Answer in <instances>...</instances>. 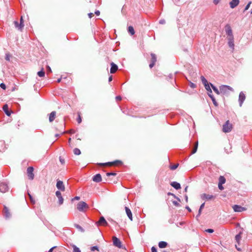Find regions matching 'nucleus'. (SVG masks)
Wrapping results in <instances>:
<instances>
[{
  "mask_svg": "<svg viewBox=\"0 0 252 252\" xmlns=\"http://www.w3.org/2000/svg\"><path fill=\"white\" fill-rule=\"evenodd\" d=\"M233 128V125L230 123L229 120L226 121V122L222 125V130L224 133L230 132Z\"/></svg>",
  "mask_w": 252,
  "mask_h": 252,
  "instance_id": "obj_1",
  "label": "nucleus"
},
{
  "mask_svg": "<svg viewBox=\"0 0 252 252\" xmlns=\"http://www.w3.org/2000/svg\"><path fill=\"white\" fill-rule=\"evenodd\" d=\"M220 94H227L229 92L233 91L232 88L227 85H221L220 87Z\"/></svg>",
  "mask_w": 252,
  "mask_h": 252,
  "instance_id": "obj_2",
  "label": "nucleus"
},
{
  "mask_svg": "<svg viewBox=\"0 0 252 252\" xmlns=\"http://www.w3.org/2000/svg\"><path fill=\"white\" fill-rule=\"evenodd\" d=\"M33 170H34V169H33V167H32V166L29 167L27 168V175H28V178L31 180H32L34 177V175L33 174Z\"/></svg>",
  "mask_w": 252,
  "mask_h": 252,
  "instance_id": "obj_3",
  "label": "nucleus"
},
{
  "mask_svg": "<svg viewBox=\"0 0 252 252\" xmlns=\"http://www.w3.org/2000/svg\"><path fill=\"white\" fill-rule=\"evenodd\" d=\"M88 205L84 201H80L79 202L77 206V209L79 211H83L84 209L85 208H88Z\"/></svg>",
  "mask_w": 252,
  "mask_h": 252,
  "instance_id": "obj_4",
  "label": "nucleus"
},
{
  "mask_svg": "<svg viewBox=\"0 0 252 252\" xmlns=\"http://www.w3.org/2000/svg\"><path fill=\"white\" fill-rule=\"evenodd\" d=\"M113 245L115 246H116L119 248H123V245L122 244L121 241L118 238H117L116 237H115V236L113 237Z\"/></svg>",
  "mask_w": 252,
  "mask_h": 252,
  "instance_id": "obj_5",
  "label": "nucleus"
},
{
  "mask_svg": "<svg viewBox=\"0 0 252 252\" xmlns=\"http://www.w3.org/2000/svg\"><path fill=\"white\" fill-rule=\"evenodd\" d=\"M232 208L235 212H241L246 211L247 209L245 207H243L238 205H234L232 206Z\"/></svg>",
  "mask_w": 252,
  "mask_h": 252,
  "instance_id": "obj_6",
  "label": "nucleus"
},
{
  "mask_svg": "<svg viewBox=\"0 0 252 252\" xmlns=\"http://www.w3.org/2000/svg\"><path fill=\"white\" fill-rule=\"evenodd\" d=\"M8 187L7 184L1 183H0V191L2 193H5L8 190Z\"/></svg>",
  "mask_w": 252,
  "mask_h": 252,
  "instance_id": "obj_7",
  "label": "nucleus"
},
{
  "mask_svg": "<svg viewBox=\"0 0 252 252\" xmlns=\"http://www.w3.org/2000/svg\"><path fill=\"white\" fill-rule=\"evenodd\" d=\"M97 225L106 226L108 224L107 222L103 217H101L99 220L96 222Z\"/></svg>",
  "mask_w": 252,
  "mask_h": 252,
  "instance_id": "obj_8",
  "label": "nucleus"
},
{
  "mask_svg": "<svg viewBox=\"0 0 252 252\" xmlns=\"http://www.w3.org/2000/svg\"><path fill=\"white\" fill-rule=\"evenodd\" d=\"M151 63L149 64V67L152 68L155 64V63L157 62V56L154 53L151 54Z\"/></svg>",
  "mask_w": 252,
  "mask_h": 252,
  "instance_id": "obj_9",
  "label": "nucleus"
},
{
  "mask_svg": "<svg viewBox=\"0 0 252 252\" xmlns=\"http://www.w3.org/2000/svg\"><path fill=\"white\" fill-rule=\"evenodd\" d=\"M56 186L59 189L63 191L65 190V187L62 181L58 180Z\"/></svg>",
  "mask_w": 252,
  "mask_h": 252,
  "instance_id": "obj_10",
  "label": "nucleus"
},
{
  "mask_svg": "<svg viewBox=\"0 0 252 252\" xmlns=\"http://www.w3.org/2000/svg\"><path fill=\"white\" fill-rule=\"evenodd\" d=\"M225 31L228 37L233 36L231 28L229 25L225 26Z\"/></svg>",
  "mask_w": 252,
  "mask_h": 252,
  "instance_id": "obj_11",
  "label": "nucleus"
},
{
  "mask_svg": "<svg viewBox=\"0 0 252 252\" xmlns=\"http://www.w3.org/2000/svg\"><path fill=\"white\" fill-rule=\"evenodd\" d=\"M56 195L59 199V204L62 205L63 202V198L62 196L61 192L60 191H57L56 192Z\"/></svg>",
  "mask_w": 252,
  "mask_h": 252,
  "instance_id": "obj_12",
  "label": "nucleus"
},
{
  "mask_svg": "<svg viewBox=\"0 0 252 252\" xmlns=\"http://www.w3.org/2000/svg\"><path fill=\"white\" fill-rule=\"evenodd\" d=\"M246 98L245 94L243 92H241L239 96V101L240 103V106H241L243 102L245 100Z\"/></svg>",
  "mask_w": 252,
  "mask_h": 252,
  "instance_id": "obj_13",
  "label": "nucleus"
},
{
  "mask_svg": "<svg viewBox=\"0 0 252 252\" xmlns=\"http://www.w3.org/2000/svg\"><path fill=\"white\" fill-rule=\"evenodd\" d=\"M110 64L111 66V68H110V73H115L117 71V70H118V66L113 62L111 63H110Z\"/></svg>",
  "mask_w": 252,
  "mask_h": 252,
  "instance_id": "obj_14",
  "label": "nucleus"
},
{
  "mask_svg": "<svg viewBox=\"0 0 252 252\" xmlns=\"http://www.w3.org/2000/svg\"><path fill=\"white\" fill-rule=\"evenodd\" d=\"M239 0H232L229 2L230 7L231 8H234L236 7L239 3Z\"/></svg>",
  "mask_w": 252,
  "mask_h": 252,
  "instance_id": "obj_15",
  "label": "nucleus"
},
{
  "mask_svg": "<svg viewBox=\"0 0 252 252\" xmlns=\"http://www.w3.org/2000/svg\"><path fill=\"white\" fill-rule=\"evenodd\" d=\"M93 180L96 183L101 182L102 180L101 175L100 174H97L93 177Z\"/></svg>",
  "mask_w": 252,
  "mask_h": 252,
  "instance_id": "obj_16",
  "label": "nucleus"
},
{
  "mask_svg": "<svg viewBox=\"0 0 252 252\" xmlns=\"http://www.w3.org/2000/svg\"><path fill=\"white\" fill-rule=\"evenodd\" d=\"M14 24L15 25V28L19 31L22 32L24 28V27L22 26V24H19L18 22L15 21L14 22Z\"/></svg>",
  "mask_w": 252,
  "mask_h": 252,
  "instance_id": "obj_17",
  "label": "nucleus"
},
{
  "mask_svg": "<svg viewBox=\"0 0 252 252\" xmlns=\"http://www.w3.org/2000/svg\"><path fill=\"white\" fill-rule=\"evenodd\" d=\"M122 163V162L121 160H116L115 161H112V162H106L107 166H115L117 165L118 164H121Z\"/></svg>",
  "mask_w": 252,
  "mask_h": 252,
  "instance_id": "obj_18",
  "label": "nucleus"
},
{
  "mask_svg": "<svg viewBox=\"0 0 252 252\" xmlns=\"http://www.w3.org/2000/svg\"><path fill=\"white\" fill-rule=\"evenodd\" d=\"M125 210H126V214L127 217H128L129 220L131 221H132V213H131L130 210L127 207H125Z\"/></svg>",
  "mask_w": 252,
  "mask_h": 252,
  "instance_id": "obj_19",
  "label": "nucleus"
},
{
  "mask_svg": "<svg viewBox=\"0 0 252 252\" xmlns=\"http://www.w3.org/2000/svg\"><path fill=\"white\" fill-rule=\"evenodd\" d=\"M56 112L52 111L49 115V120L50 122H52L56 118Z\"/></svg>",
  "mask_w": 252,
  "mask_h": 252,
  "instance_id": "obj_20",
  "label": "nucleus"
},
{
  "mask_svg": "<svg viewBox=\"0 0 252 252\" xmlns=\"http://www.w3.org/2000/svg\"><path fill=\"white\" fill-rule=\"evenodd\" d=\"M228 45L230 47L233 48L234 46L233 36L228 37Z\"/></svg>",
  "mask_w": 252,
  "mask_h": 252,
  "instance_id": "obj_21",
  "label": "nucleus"
},
{
  "mask_svg": "<svg viewBox=\"0 0 252 252\" xmlns=\"http://www.w3.org/2000/svg\"><path fill=\"white\" fill-rule=\"evenodd\" d=\"M3 110L4 111L5 114L8 116H10L11 113V111L8 110V106L7 104H5L3 106Z\"/></svg>",
  "mask_w": 252,
  "mask_h": 252,
  "instance_id": "obj_22",
  "label": "nucleus"
},
{
  "mask_svg": "<svg viewBox=\"0 0 252 252\" xmlns=\"http://www.w3.org/2000/svg\"><path fill=\"white\" fill-rule=\"evenodd\" d=\"M202 198L203 199H207V200H211V199L214 198L215 197L212 195L204 193V194H202Z\"/></svg>",
  "mask_w": 252,
  "mask_h": 252,
  "instance_id": "obj_23",
  "label": "nucleus"
},
{
  "mask_svg": "<svg viewBox=\"0 0 252 252\" xmlns=\"http://www.w3.org/2000/svg\"><path fill=\"white\" fill-rule=\"evenodd\" d=\"M170 185L176 189H179L181 188L180 184L176 182H171Z\"/></svg>",
  "mask_w": 252,
  "mask_h": 252,
  "instance_id": "obj_24",
  "label": "nucleus"
},
{
  "mask_svg": "<svg viewBox=\"0 0 252 252\" xmlns=\"http://www.w3.org/2000/svg\"><path fill=\"white\" fill-rule=\"evenodd\" d=\"M167 243L164 241H160L158 243V247L161 248H165L167 247Z\"/></svg>",
  "mask_w": 252,
  "mask_h": 252,
  "instance_id": "obj_25",
  "label": "nucleus"
},
{
  "mask_svg": "<svg viewBox=\"0 0 252 252\" xmlns=\"http://www.w3.org/2000/svg\"><path fill=\"white\" fill-rule=\"evenodd\" d=\"M226 182L225 178L223 176H220L219 179V183L220 184H224Z\"/></svg>",
  "mask_w": 252,
  "mask_h": 252,
  "instance_id": "obj_26",
  "label": "nucleus"
},
{
  "mask_svg": "<svg viewBox=\"0 0 252 252\" xmlns=\"http://www.w3.org/2000/svg\"><path fill=\"white\" fill-rule=\"evenodd\" d=\"M242 234V232H240L238 234L236 235L235 236V240L238 244H239L240 241L241 239Z\"/></svg>",
  "mask_w": 252,
  "mask_h": 252,
  "instance_id": "obj_27",
  "label": "nucleus"
},
{
  "mask_svg": "<svg viewBox=\"0 0 252 252\" xmlns=\"http://www.w3.org/2000/svg\"><path fill=\"white\" fill-rule=\"evenodd\" d=\"M4 212L5 214V216L6 218H9L10 216V214L9 211V210L6 207H4Z\"/></svg>",
  "mask_w": 252,
  "mask_h": 252,
  "instance_id": "obj_28",
  "label": "nucleus"
},
{
  "mask_svg": "<svg viewBox=\"0 0 252 252\" xmlns=\"http://www.w3.org/2000/svg\"><path fill=\"white\" fill-rule=\"evenodd\" d=\"M37 75L38 76L40 77H43L45 76V72L44 71V68H42L41 70L40 71L37 72Z\"/></svg>",
  "mask_w": 252,
  "mask_h": 252,
  "instance_id": "obj_29",
  "label": "nucleus"
},
{
  "mask_svg": "<svg viewBox=\"0 0 252 252\" xmlns=\"http://www.w3.org/2000/svg\"><path fill=\"white\" fill-rule=\"evenodd\" d=\"M211 86L213 89V90H214V91L217 94H220V90H219L216 87H215L214 85H213L212 84H211Z\"/></svg>",
  "mask_w": 252,
  "mask_h": 252,
  "instance_id": "obj_30",
  "label": "nucleus"
},
{
  "mask_svg": "<svg viewBox=\"0 0 252 252\" xmlns=\"http://www.w3.org/2000/svg\"><path fill=\"white\" fill-rule=\"evenodd\" d=\"M128 31L131 35H133L135 33L134 28L132 26L128 27Z\"/></svg>",
  "mask_w": 252,
  "mask_h": 252,
  "instance_id": "obj_31",
  "label": "nucleus"
},
{
  "mask_svg": "<svg viewBox=\"0 0 252 252\" xmlns=\"http://www.w3.org/2000/svg\"><path fill=\"white\" fill-rule=\"evenodd\" d=\"M74 227L75 228H76L78 230V231H79L80 232H83L84 231V230L83 229V228L79 224H75Z\"/></svg>",
  "mask_w": 252,
  "mask_h": 252,
  "instance_id": "obj_32",
  "label": "nucleus"
},
{
  "mask_svg": "<svg viewBox=\"0 0 252 252\" xmlns=\"http://www.w3.org/2000/svg\"><path fill=\"white\" fill-rule=\"evenodd\" d=\"M198 141H197L195 143L194 147V148H193V149L192 150V151L191 152V154H194V153H195L196 152L197 150V148H198Z\"/></svg>",
  "mask_w": 252,
  "mask_h": 252,
  "instance_id": "obj_33",
  "label": "nucleus"
},
{
  "mask_svg": "<svg viewBox=\"0 0 252 252\" xmlns=\"http://www.w3.org/2000/svg\"><path fill=\"white\" fill-rule=\"evenodd\" d=\"M201 79L204 86H206V85L208 84L207 80L203 76H201Z\"/></svg>",
  "mask_w": 252,
  "mask_h": 252,
  "instance_id": "obj_34",
  "label": "nucleus"
},
{
  "mask_svg": "<svg viewBox=\"0 0 252 252\" xmlns=\"http://www.w3.org/2000/svg\"><path fill=\"white\" fill-rule=\"evenodd\" d=\"M73 153L76 155H79L81 154V151L79 149L75 148L73 150Z\"/></svg>",
  "mask_w": 252,
  "mask_h": 252,
  "instance_id": "obj_35",
  "label": "nucleus"
},
{
  "mask_svg": "<svg viewBox=\"0 0 252 252\" xmlns=\"http://www.w3.org/2000/svg\"><path fill=\"white\" fill-rule=\"evenodd\" d=\"M77 114H78V118L77 119V121L78 124H80L82 122V119L81 117V113L78 112Z\"/></svg>",
  "mask_w": 252,
  "mask_h": 252,
  "instance_id": "obj_36",
  "label": "nucleus"
},
{
  "mask_svg": "<svg viewBox=\"0 0 252 252\" xmlns=\"http://www.w3.org/2000/svg\"><path fill=\"white\" fill-rule=\"evenodd\" d=\"M72 247L73 249V252H81L80 249L78 247H77L75 245H73L72 246Z\"/></svg>",
  "mask_w": 252,
  "mask_h": 252,
  "instance_id": "obj_37",
  "label": "nucleus"
},
{
  "mask_svg": "<svg viewBox=\"0 0 252 252\" xmlns=\"http://www.w3.org/2000/svg\"><path fill=\"white\" fill-rule=\"evenodd\" d=\"M179 166V164L177 163V164H174L173 165H171L170 166V169L171 170H175Z\"/></svg>",
  "mask_w": 252,
  "mask_h": 252,
  "instance_id": "obj_38",
  "label": "nucleus"
},
{
  "mask_svg": "<svg viewBox=\"0 0 252 252\" xmlns=\"http://www.w3.org/2000/svg\"><path fill=\"white\" fill-rule=\"evenodd\" d=\"M11 56L10 54L9 53H7L6 54V55H5V60L6 61H10V59L11 58Z\"/></svg>",
  "mask_w": 252,
  "mask_h": 252,
  "instance_id": "obj_39",
  "label": "nucleus"
},
{
  "mask_svg": "<svg viewBox=\"0 0 252 252\" xmlns=\"http://www.w3.org/2000/svg\"><path fill=\"white\" fill-rule=\"evenodd\" d=\"M28 195L29 196V197L30 198V200H31V202L32 203V204H35V200H34V199L33 198V197L32 196V195L29 193H28Z\"/></svg>",
  "mask_w": 252,
  "mask_h": 252,
  "instance_id": "obj_40",
  "label": "nucleus"
},
{
  "mask_svg": "<svg viewBox=\"0 0 252 252\" xmlns=\"http://www.w3.org/2000/svg\"><path fill=\"white\" fill-rule=\"evenodd\" d=\"M167 195H172L174 197L177 198L179 200V201H180V199L178 197H177L174 194L171 193V192H168Z\"/></svg>",
  "mask_w": 252,
  "mask_h": 252,
  "instance_id": "obj_41",
  "label": "nucleus"
},
{
  "mask_svg": "<svg viewBox=\"0 0 252 252\" xmlns=\"http://www.w3.org/2000/svg\"><path fill=\"white\" fill-rule=\"evenodd\" d=\"M251 3H252V2H251V1H250V2L248 3V4L246 5V7H245V10H244L245 11L247 10L249 8V7H250V5H251Z\"/></svg>",
  "mask_w": 252,
  "mask_h": 252,
  "instance_id": "obj_42",
  "label": "nucleus"
},
{
  "mask_svg": "<svg viewBox=\"0 0 252 252\" xmlns=\"http://www.w3.org/2000/svg\"><path fill=\"white\" fill-rule=\"evenodd\" d=\"M91 250L92 252H93L95 250H97L98 251V249L97 247H96V246H94V247H91Z\"/></svg>",
  "mask_w": 252,
  "mask_h": 252,
  "instance_id": "obj_43",
  "label": "nucleus"
},
{
  "mask_svg": "<svg viewBox=\"0 0 252 252\" xmlns=\"http://www.w3.org/2000/svg\"><path fill=\"white\" fill-rule=\"evenodd\" d=\"M172 203L175 206H180V204L176 201H173Z\"/></svg>",
  "mask_w": 252,
  "mask_h": 252,
  "instance_id": "obj_44",
  "label": "nucleus"
},
{
  "mask_svg": "<svg viewBox=\"0 0 252 252\" xmlns=\"http://www.w3.org/2000/svg\"><path fill=\"white\" fill-rule=\"evenodd\" d=\"M20 24H22V26L24 27L23 17L22 16L20 18Z\"/></svg>",
  "mask_w": 252,
  "mask_h": 252,
  "instance_id": "obj_45",
  "label": "nucleus"
},
{
  "mask_svg": "<svg viewBox=\"0 0 252 252\" xmlns=\"http://www.w3.org/2000/svg\"><path fill=\"white\" fill-rule=\"evenodd\" d=\"M218 188L221 190L224 189V188L222 186V184H218Z\"/></svg>",
  "mask_w": 252,
  "mask_h": 252,
  "instance_id": "obj_46",
  "label": "nucleus"
},
{
  "mask_svg": "<svg viewBox=\"0 0 252 252\" xmlns=\"http://www.w3.org/2000/svg\"><path fill=\"white\" fill-rule=\"evenodd\" d=\"M205 87L207 90L210 91L211 93L212 92V91L208 84H207V85H206V86H205Z\"/></svg>",
  "mask_w": 252,
  "mask_h": 252,
  "instance_id": "obj_47",
  "label": "nucleus"
},
{
  "mask_svg": "<svg viewBox=\"0 0 252 252\" xmlns=\"http://www.w3.org/2000/svg\"><path fill=\"white\" fill-rule=\"evenodd\" d=\"M0 87L3 90H5L6 89V86L4 83H1L0 84Z\"/></svg>",
  "mask_w": 252,
  "mask_h": 252,
  "instance_id": "obj_48",
  "label": "nucleus"
},
{
  "mask_svg": "<svg viewBox=\"0 0 252 252\" xmlns=\"http://www.w3.org/2000/svg\"><path fill=\"white\" fill-rule=\"evenodd\" d=\"M116 175V173H107L106 174V175H107V176H111V175H112V176H115Z\"/></svg>",
  "mask_w": 252,
  "mask_h": 252,
  "instance_id": "obj_49",
  "label": "nucleus"
},
{
  "mask_svg": "<svg viewBox=\"0 0 252 252\" xmlns=\"http://www.w3.org/2000/svg\"><path fill=\"white\" fill-rule=\"evenodd\" d=\"M205 231L209 233H213L214 232V230L212 229H207L205 230Z\"/></svg>",
  "mask_w": 252,
  "mask_h": 252,
  "instance_id": "obj_50",
  "label": "nucleus"
},
{
  "mask_svg": "<svg viewBox=\"0 0 252 252\" xmlns=\"http://www.w3.org/2000/svg\"><path fill=\"white\" fill-rule=\"evenodd\" d=\"M152 252H157V249L155 247H152L151 248Z\"/></svg>",
  "mask_w": 252,
  "mask_h": 252,
  "instance_id": "obj_51",
  "label": "nucleus"
},
{
  "mask_svg": "<svg viewBox=\"0 0 252 252\" xmlns=\"http://www.w3.org/2000/svg\"><path fill=\"white\" fill-rule=\"evenodd\" d=\"M80 199L79 196H75L74 198L72 199V201H74V200H79Z\"/></svg>",
  "mask_w": 252,
  "mask_h": 252,
  "instance_id": "obj_52",
  "label": "nucleus"
},
{
  "mask_svg": "<svg viewBox=\"0 0 252 252\" xmlns=\"http://www.w3.org/2000/svg\"><path fill=\"white\" fill-rule=\"evenodd\" d=\"M106 162V163H97L98 165L100 166H107Z\"/></svg>",
  "mask_w": 252,
  "mask_h": 252,
  "instance_id": "obj_53",
  "label": "nucleus"
},
{
  "mask_svg": "<svg viewBox=\"0 0 252 252\" xmlns=\"http://www.w3.org/2000/svg\"><path fill=\"white\" fill-rule=\"evenodd\" d=\"M47 68L48 72H52V70L49 66L48 65L47 66Z\"/></svg>",
  "mask_w": 252,
  "mask_h": 252,
  "instance_id": "obj_54",
  "label": "nucleus"
},
{
  "mask_svg": "<svg viewBox=\"0 0 252 252\" xmlns=\"http://www.w3.org/2000/svg\"><path fill=\"white\" fill-rule=\"evenodd\" d=\"M116 99L117 100H121L122 99V97L120 96H117L116 97Z\"/></svg>",
  "mask_w": 252,
  "mask_h": 252,
  "instance_id": "obj_55",
  "label": "nucleus"
},
{
  "mask_svg": "<svg viewBox=\"0 0 252 252\" xmlns=\"http://www.w3.org/2000/svg\"><path fill=\"white\" fill-rule=\"evenodd\" d=\"M88 16L90 18H91L94 16V14L93 13H90L88 14Z\"/></svg>",
  "mask_w": 252,
  "mask_h": 252,
  "instance_id": "obj_56",
  "label": "nucleus"
},
{
  "mask_svg": "<svg viewBox=\"0 0 252 252\" xmlns=\"http://www.w3.org/2000/svg\"><path fill=\"white\" fill-rule=\"evenodd\" d=\"M220 0H214V3L215 4H217L220 2Z\"/></svg>",
  "mask_w": 252,
  "mask_h": 252,
  "instance_id": "obj_57",
  "label": "nucleus"
},
{
  "mask_svg": "<svg viewBox=\"0 0 252 252\" xmlns=\"http://www.w3.org/2000/svg\"><path fill=\"white\" fill-rule=\"evenodd\" d=\"M201 211H202V209L199 208V211H198V214L197 215V217H198V216H199L200 215V214L201 213Z\"/></svg>",
  "mask_w": 252,
  "mask_h": 252,
  "instance_id": "obj_58",
  "label": "nucleus"
},
{
  "mask_svg": "<svg viewBox=\"0 0 252 252\" xmlns=\"http://www.w3.org/2000/svg\"><path fill=\"white\" fill-rule=\"evenodd\" d=\"M55 248H56V247H52V248H51V249L49 250L48 252H53V250H54Z\"/></svg>",
  "mask_w": 252,
  "mask_h": 252,
  "instance_id": "obj_59",
  "label": "nucleus"
},
{
  "mask_svg": "<svg viewBox=\"0 0 252 252\" xmlns=\"http://www.w3.org/2000/svg\"><path fill=\"white\" fill-rule=\"evenodd\" d=\"M204 205H205V203H202L201 205V206L200 207V208L202 210L203 209L204 207Z\"/></svg>",
  "mask_w": 252,
  "mask_h": 252,
  "instance_id": "obj_60",
  "label": "nucleus"
},
{
  "mask_svg": "<svg viewBox=\"0 0 252 252\" xmlns=\"http://www.w3.org/2000/svg\"><path fill=\"white\" fill-rule=\"evenodd\" d=\"M210 97L212 98V100L213 101L214 104L216 105V102L215 101V99L213 98V96H212L211 95H210Z\"/></svg>",
  "mask_w": 252,
  "mask_h": 252,
  "instance_id": "obj_61",
  "label": "nucleus"
},
{
  "mask_svg": "<svg viewBox=\"0 0 252 252\" xmlns=\"http://www.w3.org/2000/svg\"><path fill=\"white\" fill-rule=\"evenodd\" d=\"M95 14L96 15H99L100 14V12L98 10H97L95 12Z\"/></svg>",
  "mask_w": 252,
  "mask_h": 252,
  "instance_id": "obj_62",
  "label": "nucleus"
},
{
  "mask_svg": "<svg viewBox=\"0 0 252 252\" xmlns=\"http://www.w3.org/2000/svg\"><path fill=\"white\" fill-rule=\"evenodd\" d=\"M196 86V85L195 84H194L193 83H191L190 84V87L191 88H195Z\"/></svg>",
  "mask_w": 252,
  "mask_h": 252,
  "instance_id": "obj_63",
  "label": "nucleus"
},
{
  "mask_svg": "<svg viewBox=\"0 0 252 252\" xmlns=\"http://www.w3.org/2000/svg\"><path fill=\"white\" fill-rule=\"evenodd\" d=\"M112 80V76H110L109 77V81L110 82Z\"/></svg>",
  "mask_w": 252,
  "mask_h": 252,
  "instance_id": "obj_64",
  "label": "nucleus"
}]
</instances>
